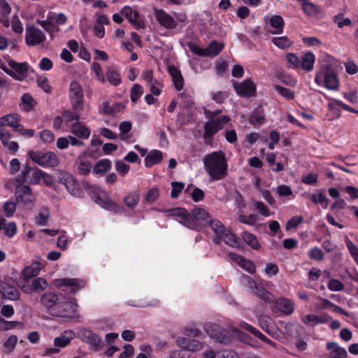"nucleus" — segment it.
<instances>
[{
	"label": "nucleus",
	"instance_id": "a19ab883",
	"mask_svg": "<svg viewBox=\"0 0 358 358\" xmlns=\"http://www.w3.org/2000/svg\"><path fill=\"white\" fill-rule=\"evenodd\" d=\"M50 212L48 207L40 208L38 215L35 218V222L39 226H45L50 217Z\"/></svg>",
	"mask_w": 358,
	"mask_h": 358
},
{
	"label": "nucleus",
	"instance_id": "ea45409f",
	"mask_svg": "<svg viewBox=\"0 0 358 358\" xmlns=\"http://www.w3.org/2000/svg\"><path fill=\"white\" fill-rule=\"evenodd\" d=\"M269 24L274 29L271 31L273 34H279L282 33L284 27V20L280 15H273L269 20Z\"/></svg>",
	"mask_w": 358,
	"mask_h": 358
},
{
	"label": "nucleus",
	"instance_id": "09e8293b",
	"mask_svg": "<svg viewBox=\"0 0 358 358\" xmlns=\"http://www.w3.org/2000/svg\"><path fill=\"white\" fill-rule=\"evenodd\" d=\"M272 43L280 49L289 48L293 43L287 36L273 37Z\"/></svg>",
	"mask_w": 358,
	"mask_h": 358
},
{
	"label": "nucleus",
	"instance_id": "c85d7f7f",
	"mask_svg": "<svg viewBox=\"0 0 358 358\" xmlns=\"http://www.w3.org/2000/svg\"><path fill=\"white\" fill-rule=\"evenodd\" d=\"M213 241L217 244H219L221 241H224L227 245L234 248L239 246L237 237L228 229L220 238H214Z\"/></svg>",
	"mask_w": 358,
	"mask_h": 358
},
{
	"label": "nucleus",
	"instance_id": "39448f33",
	"mask_svg": "<svg viewBox=\"0 0 358 358\" xmlns=\"http://www.w3.org/2000/svg\"><path fill=\"white\" fill-rule=\"evenodd\" d=\"M29 157L34 162L43 168H55L60 163L59 157L52 151L31 150L29 152Z\"/></svg>",
	"mask_w": 358,
	"mask_h": 358
},
{
	"label": "nucleus",
	"instance_id": "69168bd1",
	"mask_svg": "<svg viewBox=\"0 0 358 358\" xmlns=\"http://www.w3.org/2000/svg\"><path fill=\"white\" fill-rule=\"evenodd\" d=\"M303 218L302 216H294L289 220L286 223V229L287 231L298 227V226L302 223Z\"/></svg>",
	"mask_w": 358,
	"mask_h": 358
},
{
	"label": "nucleus",
	"instance_id": "e2e57ef3",
	"mask_svg": "<svg viewBox=\"0 0 358 358\" xmlns=\"http://www.w3.org/2000/svg\"><path fill=\"white\" fill-rule=\"evenodd\" d=\"M39 137L41 141L44 143H51L55 140V136L53 133L48 129H44L39 133Z\"/></svg>",
	"mask_w": 358,
	"mask_h": 358
},
{
	"label": "nucleus",
	"instance_id": "0eeeda50",
	"mask_svg": "<svg viewBox=\"0 0 358 358\" xmlns=\"http://www.w3.org/2000/svg\"><path fill=\"white\" fill-rule=\"evenodd\" d=\"M83 187L89 192V193H93L97 196L96 200V203L103 208L113 212L120 211V207L112 200L107 198L105 196V193L103 192L96 186L92 185L86 181L83 182Z\"/></svg>",
	"mask_w": 358,
	"mask_h": 358
},
{
	"label": "nucleus",
	"instance_id": "72a5a7b5",
	"mask_svg": "<svg viewBox=\"0 0 358 358\" xmlns=\"http://www.w3.org/2000/svg\"><path fill=\"white\" fill-rule=\"evenodd\" d=\"M0 287L5 298L9 300L19 299L20 294L15 287L11 286L6 282L1 283Z\"/></svg>",
	"mask_w": 358,
	"mask_h": 358
},
{
	"label": "nucleus",
	"instance_id": "393cba45",
	"mask_svg": "<svg viewBox=\"0 0 358 358\" xmlns=\"http://www.w3.org/2000/svg\"><path fill=\"white\" fill-rule=\"evenodd\" d=\"M268 285V282L262 279H258L255 282V286L252 287L250 290L252 292L257 295L258 297L264 301H271V294L267 292L265 287Z\"/></svg>",
	"mask_w": 358,
	"mask_h": 358
},
{
	"label": "nucleus",
	"instance_id": "603ef678",
	"mask_svg": "<svg viewBox=\"0 0 358 358\" xmlns=\"http://www.w3.org/2000/svg\"><path fill=\"white\" fill-rule=\"evenodd\" d=\"M92 71L96 75V78L101 83H105L106 81L101 65L97 62H93L91 65Z\"/></svg>",
	"mask_w": 358,
	"mask_h": 358
},
{
	"label": "nucleus",
	"instance_id": "2f4dec72",
	"mask_svg": "<svg viewBox=\"0 0 358 358\" xmlns=\"http://www.w3.org/2000/svg\"><path fill=\"white\" fill-rule=\"evenodd\" d=\"M239 327L248 332L253 334L257 338H259L262 341H264L265 343L269 344L270 345L273 347H275V343L268 338L266 336H264L263 334H262L258 329H257L255 327H252V325L246 323L245 322H241L239 323Z\"/></svg>",
	"mask_w": 358,
	"mask_h": 358
},
{
	"label": "nucleus",
	"instance_id": "5701e85b",
	"mask_svg": "<svg viewBox=\"0 0 358 358\" xmlns=\"http://www.w3.org/2000/svg\"><path fill=\"white\" fill-rule=\"evenodd\" d=\"M15 196L17 201L24 204L31 203L34 201L31 189L28 185H17L15 188Z\"/></svg>",
	"mask_w": 358,
	"mask_h": 358
},
{
	"label": "nucleus",
	"instance_id": "bb28decb",
	"mask_svg": "<svg viewBox=\"0 0 358 358\" xmlns=\"http://www.w3.org/2000/svg\"><path fill=\"white\" fill-rule=\"evenodd\" d=\"M229 257L248 273H253L255 272V265L251 261L244 259L243 257L234 252L229 253Z\"/></svg>",
	"mask_w": 358,
	"mask_h": 358
},
{
	"label": "nucleus",
	"instance_id": "052dcab7",
	"mask_svg": "<svg viewBox=\"0 0 358 358\" xmlns=\"http://www.w3.org/2000/svg\"><path fill=\"white\" fill-rule=\"evenodd\" d=\"M143 88L141 85L135 84L131 90V99L136 102L143 94Z\"/></svg>",
	"mask_w": 358,
	"mask_h": 358
},
{
	"label": "nucleus",
	"instance_id": "8fccbe9b",
	"mask_svg": "<svg viewBox=\"0 0 358 358\" xmlns=\"http://www.w3.org/2000/svg\"><path fill=\"white\" fill-rule=\"evenodd\" d=\"M21 103L26 111H30L34 108L36 102L30 94H24L21 97Z\"/></svg>",
	"mask_w": 358,
	"mask_h": 358
},
{
	"label": "nucleus",
	"instance_id": "13d9d810",
	"mask_svg": "<svg viewBox=\"0 0 358 358\" xmlns=\"http://www.w3.org/2000/svg\"><path fill=\"white\" fill-rule=\"evenodd\" d=\"M275 90L284 98L287 100H292L294 99V92L289 89H287L280 85L275 86Z\"/></svg>",
	"mask_w": 358,
	"mask_h": 358
},
{
	"label": "nucleus",
	"instance_id": "dca6fc26",
	"mask_svg": "<svg viewBox=\"0 0 358 358\" xmlns=\"http://www.w3.org/2000/svg\"><path fill=\"white\" fill-rule=\"evenodd\" d=\"M78 337L83 342L89 344L94 350H99L101 348V338L88 329H80L78 331Z\"/></svg>",
	"mask_w": 358,
	"mask_h": 358
},
{
	"label": "nucleus",
	"instance_id": "473e14b6",
	"mask_svg": "<svg viewBox=\"0 0 358 358\" xmlns=\"http://www.w3.org/2000/svg\"><path fill=\"white\" fill-rule=\"evenodd\" d=\"M168 71L172 77L175 88L178 91L181 90L184 85V78L180 71L174 66H170L168 67Z\"/></svg>",
	"mask_w": 358,
	"mask_h": 358
},
{
	"label": "nucleus",
	"instance_id": "bf43d9fd",
	"mask_svg": "<svg viewBox=\"0 0 358 358\" xmlns=\"http://www.w3.org/2000/svg\"><path fill=\"white\" fill-rule=\"evenodd\" d=\"M19 322L15 321H7L3 317H0V330L1 331H8L15 329L18 324Z\"/></svg>",
	"mask_w": 358,
	"mask_h": 358
},
{
	"label": "nucleus",
	"instance_id": "ddd939ff",
	"mask_svg": "<svg viewBox=\"0 0 358 358\" xmlns=\"http://www.w3.org/2000/svg\"><path fill=\"white\" fill-rule=\"evenodd\" d=\"M62 298V295L59 296L53 292H47L41 296V303L50 315L55 316Z\"/></svg>",
	"mask_w": 358,
	"mask_h": 358
},
{
	"label": "nucleus",
	"instance_id": "864d4df0",
	"mask_svg": "<svg viewBox=\"0 0 358 358\" xmlns=\"http://www.w3.org/2000/svg\"><path fill=\"white\" fill-rule=\"evenodd\" d=\"M139 199V195L136 192H131L124 198V203L128 208H133L138 204Z\"/></svg>",
	"mask_w": 358,
	"mask_h": 358
},
{
	"label": "nucleus",
	"instance_id": "412c9836",
	"mask_svg": "<svg viewBox=\"0 0 358 358\" xmlns=\"http://www.w3.org/2000/svg\"><path fill=\"white\" fill-rule=\"evenodd\" d=\"M233 86L236 92L241 96L250 97L255 95L256 86L250 80H245L242 83L233 80Z\"/></svg>",
	"mask_w": 358,
	"mask_h": 358
},
{
	"label": "nucleus",
	"instance_id": "37998d69",
	"mask_svg": "<svg viewBox=\"0 0 358 358\" xmlns=\"http://www.w3.org/2000/svg\"><path fill=\"white\" fill-rule=\"evenodd\" d=\"M111 169V162L103 159L99 160L94 166L93 172L95 174H103Z\"/></svg>",
	"mask_w": 358,
	"mask_h": 358
},
{
	"label": "nucleus",
	"instance_id": "c9c22d12",
	"mask_svg": "<svg viewBox=\"0 0 358 358\" xmlns=\"http://www.w3.org/2000/svg\"><path fill=\"white\" fill-rule=\"evenodd\" d=\"M315 62V57L311 52H306L302 55L299 61V69L306 71H310L313 69Z\"/></svg>",
	"mask_w": 358,
	"mask_h": 358
},
{
	"label": "nucleus",
	"instance_id": "58836bf2",
	"mask_svg": "<svg viewBox=\"0 0 358 358\" xmlns=\"http://www.w3.org/2000/svg\"><path fill=\"white\" fill-rule=\"evenodd\" d=\"M41 269V264L35 262L23 269L22 275L25 278H32L39 274Z\"/></svg>",
	"mask_w": 358,
	"mask_h": 358
},
{
	"label": "nucleus",
	"instance_id": "9d476101",
	"mask_svg": "<svg viewBox=\"0 0 358 358\" xmlns=\"http://www.w3.org/2000/svg\"><path fill=\"white\" fill-rule=\"evenodd\" d=\"M189 48L192 52L197 55L214 57L222 50L224 45L223 43H217L214 41H212L206 48H201L194 43H190L189 45Z\"/></svg>",
	"mask_w": 358,
	"mask_h": 358
},
{
	"label": "nucleus",
	"instance_id": "f704fd0d",
	"mask_svg": "<svg viewBox=\"0 0 358 358\" xmlns=\"http://www.w3.org/2000/svg\"><path fill=\"white\" fill-rule=\"evenodd\" d=\"M87 155L88 152L85 151L77 159L78 171L83 175L88 174L92 169L91 163L86 160Z\"/></svg>",
	"mask_w": 358,
	"mask_h": 358
},
{
	"label": "nucleus",
	"instance_id": "5fc2aeb1",
	"mask_svg": "<svg viewBox=\"0 0 358 358\" xmlns=\"http://www.w3.org/2000/svg\"><path fill=\"white\" fill-rule=\"evenodd\" d=\"M346 247L356 264H358V248L348 238H345Z\"/></svg>",
	"mask_w": 358,
	"mask_h": 358
},
{
	"label": "nucleus",
	"instance_id": "49530a36",
	"mask_svg": "<svg viewBox=\"0 0 358 358\" xmlns=\"http://www.w3.org/2000/svg\"><path fill=\"white\" fill-rule=\"evenodd\" d=\"M275 192L279 197L281 198L286 197L288 199H290L294 197L292 188L286 185H280L277 186L275 189Z\"/></svg>",
	"mask_w": 358,
	"mask_h": 358
},
{
	"label": "nucleus",
	"instance_id": "680f3d73",
	"mask_svg": "<svg viewBox=\"0 0 358 358\" xmlns=\"http://www.w3.org/2000/svg\"><path fill=\"white\" fill-rule=\"evenodd\" d=\"M308 257L311 259L321 261L324 258V252L320 248L315 247L309 250Z\"/></svg>",
	"mask_w": 358,
	"mask_h": 358
},
{
	"label": "nucleus",
	"instance_id": "aec40b11",
	"mask_svg": "<svg viewBox=\"0 0 358 358\" xmlns=\"http://www.w3.org/2000/svg\"><path fill=\"white\" fill-rule=\"evenodd\" d=\"M154 15L157 22L167 29H175L178 25L174 17L162 9H155Z\"/></svg>",
	"mask_w": 358,
	"mask_h": 358
},
{
	"label": "nucleus",
	"instance_id": "6e6d98bb",
	"mask_svg": "<svg viewBox=\"0 0 358 358\" xmlns=\"http://www.w3.org/2000/svg\"><path fill=\"white\" fill-rule=\"evenodd\" d=\"M182 334L187 337H192L193 338H199L202 336L201 331L193 326L185 327L182 330Z\"/></svg>",
	"mask_w": 358,
	"mask_h": 358
},
{
	"label": "nucleus",
	"instance_id": "7ed1b4c3",
	"mask_svg": "<svg viewBox=\"0 0 358 358\" xmlns=\"http://www.w3.org/2000/svg\"><path fill=\"white\" fill-rule=\"evenodd\" d=\"M221 113V110L211 111L206 108L204 109L206 117L209 119L205 123L203 138L206 144H210L213 141V136L219 131L222 129L224 124L228 123L231 118L227 115L216 118V116Z\"/></svg>",
	"mask_w": 358,
	"mask_h": 358
},
{
	"label": "nucleus",
	"instance_id": "20e7f679",
	"mask_svg": "<svg viewBox=\"0 0 358 358\" xmlns=\"http://www.w3.org/2000/svg\"><path fill=\"white\" fill-rule=\"evenodd\" d=\"M315 83L320 86H324L330 90H337L339 87V80L335 71L328 65H324L316 73Z\"/></svg>",
	"mask_w": 358,
	"mask_h": 358
},
{
	"label": "nucleus",
	"instance_id": "7c9ffc66",
	"mask_svg": "<svg viewBox=\"0 0 358 358\" xmlns=\"http://www.w3.org/2000/svg\"><path fill=\"white\" fill-rule=\"evenodd\" d=\"M48 286V281L43 278H37L31 280L30 287H23L22 291L25 293L31 292H41Z\"/></svg>",
	"mask_w": 358,
	"mask_h": 358
},
{
	"label": "nucleus",
	"instance_id": "774afa93",
	"mask_svg": "<svg viewBox=\"0 0 358 358\" xmlns=\"http://www.w3.org/2000/svg\"><path fill=\"white\" fill-rule=\"evenodd\" d=\"M285 60L289 64V67H294L296 69H299V61L300 58H299L296 55L293 53H288L285 56Z\"/></svg>",
	"mask_w": 358,
	"mask_h": 358
},
{
	"label": "nucleus",
	"instance_id": "6ab92c4d",
	"mask_svg": "<svg viewBox=\"0 0 358 358\" xmlns=\"http://www.w3.org/2000/svg\"><path fill=\"white\" fill-rule=\"evenodd\" d=\"M53 285L57 287H66L69 288L71 294H75L77 291L84 287L85 282L78 278H58L55 279Z\"/></svg>",
	"mask_w": 358,
	"mask_h": 358
},
{
	"label": "nucleus",
	"instance_id": "3c124183",
	"mask_svg": "<svg viewBox=\"0 0 358 358\" xmlns=\"http://www.w3.org/2000/svg\"><path fill=\"white\" fill-rule=\"evenodd\" d=\"M310 198L312 201L315 204H324V208H327L328 199L322 191L319 190L317 193L312 194Z\"/></svg>",
	"mask_w": 358,
	"mask_h": 358
},
{
	"label": "nucleus",
	"instance_id": "4c0bfd02",
	"mask_svg": "<svg viewBox=\"0 0 358 358\" xmlns=\"http://www.w3.org/2000/svg\"><path fill=\"white\" fill-rule=\"evenodd\" d=\"M106 78L113 86H118L122 83L120 73L113 66L107 67Z\"/></svg>",
	"mask_w": 358,
	"mask_h": 358
},
{
	"label": "nucleus",
	"instance_id": "a211bd4d",
	"mask_svg": "<svg viewBox=\"0 0 358 358\" xmlns=\"http://www.w3.org/2000/svg\"><path fill=\"white\" fill-rule=\"evenodd\" d=\"M176 343L179 348L192 352L200 351L204 347V343L198 339L182 336L178 337Z\"/></svg>",
	"mask_w": 358,
	"mask_h": 358
},
{
	"label": "nucleus",
	"instance_id": "0e129e2a",
	"mask_svg": "<svg viewBox=\"0 0 358 358\" xmlns=\"http://www.w3.org/2000/svg\"><path fill=\"white\" fill-rule=\"evenodd\" d=\"M43 175V171L42 170L38 169H34L29 179V182L34 185L39 184L41 182Z\"/></svg>",
	"mask_w": 358,
	"mask_h": 358
},
{
	"label": "nucleus",
	"instance_id": "4d7b16f0",
	"mask_svg": "<svg viewBox=\"0 0 358 358\" xmlns=\"http://www.w3.org/2000/svg\"><path fill=\"white\" fill-rule=\"evenodd\" d=\"M327 287L332 292H340L344 289L345 285L339 280L330 279L328 282Z\"/></svg>",
	"mask_w": 358,
	"mask_h": 358
},
{
	"label": "nucleus",
	"instance_id": "4468645a",
	"mask_svg": "<svg viewBox=\"0 0 358 358\" xmlns=\"http://www.w3.org/2000/svg\"><path fill=\"white\" fill-rule=\"evenodd\" d=\"M76 334L72 330L64 331L59 336L54 339V348L47 349L46 354L58 353L60 350L59 348L66 347L71 341L75 338Z\"/></svg>",
	"mask_w": 358,
	"mask_h": 358
},
{
	"label": "nucleus",
	"instance_id": "2eb2a0df",
	"mask_svg": "<svg viewBox=\"0 0 358 358\" xmlns=\"http://www.w3.org/2000/svg\"><path fill=\"white\" fill-rule=\"evenodd\" d=\"M46 40L45 34L34 26H29L25 30V42L28 45H42Z\"/></svg>",
	"mask_w": 358,
	"mask_h": 358
},
{
	"label": "nucleus",
	"instance_id": "4be33fe9",
	"mask_svg": "<svg viewBox=\"0 0 358 358\" xmlns=\"http://www.w3.org/2000/svg\"><path fill=\"white\" fill-rule=\"evenodd\" d=\"M120 13L136 27V29H139L144 27V23L140 19L138 13L136 10H133L130 6H124Z\"/></svg>",
	"mask_w": 358,
	"mask_h": 358
},
{
	"label": "nucleus",
	"instance_id": "f3484780",
	"mask_svg": "<svg viewBox=\"0 0 358 358\" xmlns=\"http://www.w3.org/2000/svg\"><path fill=\"white\" fill-rule=\"evenodd\" d=\"M301 321L307 327H314L318 324H327L331 320V317L327 313L319 315L306 314L301 315Z\"/></svg>",
	"mask_w": 358,
	"mask_h": 358
},
{
	"label": "nucleus",
	"instance_id": "1a4fd4ad",
	"mask_svg": "<svg viewBox=\"0 0 358 358\" xmlns=\"http://www.w3.org/2000/svg\"><path fill=\"white\" fill-rule=\"evenodd\" d=\"M78 308L79 306L74 299H69L65 301L61 299L55 316L79 318Z\"/></svg>",
	"mask_w": 358,
	"mask_h": 358
},
{
	"label": "nucleus",
	"instance_id": "f257e3e1",
	"mask_svg": "<svg viewBox=\"0 0 358 358\" xmlns=\"http://www.w3.org/2000/svg\"><path fill=\"white\" fill-rule=\"evenodd\" d=\"M164 212L166 216L173 217L176 220L186 227L199 231L203 225L208 222L209 213L201 208H194L190 214L182 208H175L168 210H159Z\"/></svg>",
	"mask_w": 358,
	"mask_h": 358
},
{
	"label": "nucleus",
	"instance_id": "a18cd8bd",
	"mask_svg": "<svg viewBox=\"0 0 358 358\" xmlns=\"http://www.w3.org/2000/svg\"><path fill=\"white\" fill-rule=\"evenodd\" d=\"M328 99L329 102L327 105L328 110L334 115V118H339L341 117V110L338 108V107L340 106V104L338 103L343 102L341 100L332 98H329Z\"/></svg>",
	"mask_w": 358,
	"mask_h": 358
},
{
	"label": "nucleus",
	"instance_id": "e433bc0d",
	"mask_svg": "<svg viewBox=\"0 0 358 358\" xmlns=\"http://www.w3.org/2000/svg\"><path fill=\"white\" fill-rule=\"evenodd\" d=\"M163 159V153L158 150H151L145 159V166L152 167L153 165L159 164Z\"/></svg>",
	"mask_w": 358,
	"mask_h": 358
},
{
	"label": "nucleus",
	"instance_id": "c03bdc74",
	"mask_svg": "<svg viewBox=\"0 0 358 358\" xmlns=\"http://www.w3.org/2000/svg\"><path fill=\"white\" fill-rule=\"evenodd\" d=\"M209 225L215 234L214 238H220L227 229L219 220H211Z\"/></svg>",
	"mask_w": 358,
	"mask_h": 358
},
{
	"label": "nucleus",
	"instance_id": "f8f14e48",
	"mask_svg": "<svg viewBox=\"0 0 358 358\" xmlns=\"http://www.w3.org/2000/svg\"><path fill=\"white\" fill-rule=\"evenodd\" d=\"M69 97L74 110H82L83 105V91L81 85L71 82L69 86Z\"/></svg>",
	"mask_w": 358,
	"mask_h": 358
},
{
	"label": "nucleus",
	"instance_id": "f03ea898",
	"mask_svg": "<svg viewBox=\"0 0 358 358\" xmlns=\"http://www.w3.org/2000/svg\"><path fill=\"white\" fill-rule=\"evenodd\" d=\"M203 166L210 181L222 180L227 175V161L225 154L221 150L206 155L203 159Z\"/></svg>",
	"mask_w": 358,
	"mask_h": 358
},
{
	"label": "nucleus",
	"instance_id": "79ce46f5",
	"mask_svg": "<svg viewBox=\"0 0 358 358\" xmlns=\"http://www.w3.org/2000/svg\"><path fill=\"white\" fill-rule=\"evenodd\" d=\"M5 120V125L13 128L15 131L20 127V115L17 113H10L3 115Z\"/></svg>",
	"mask_w": 358,
	"mask_h": 358
},
{
	"label": "nucleus",
	"instance_id": "423d86ee",
	"mask_svg": "<svg viewBox=\"0 0 358 358\" xmlns=\"http://www.w3.org/2000/svg\"><path fill=\"white\" fill-rule=\"evenodd\" d=\"M1 69L14 79L22 81L27 77L29 66L27 62L17 63L9 59L7 65H1Z\"/></svg>",
	"mask_w": 358,
	"mask_h": 358
},
{
	"label": "nucleus",
	"instance_id": "de8ad7c7",
	"mask_svg": "<svg viewBox=\"0 0 358 358\" xmlns=\"http://www.w3.org/2000/svg\"><path fill=\"white\" fill-rule=\"evenodd\" d=\"M243 241L250 247L255 250H258L260 248V244L257 237L251 233L244 231L242 234Z\"/></svg>",
	"mask_w": 358,
	"mask_h": 358
},
{
	"label": "nucleus",
	"instance_id": "338daca9",
	"mask_svg": "<svg viewBox=\"0 0 358 358\" xmlns=\"http://www.w3.org/2000/svg\"><path fill=\"white\" fill-rule=\"evenodd\" d=\"M78 111L79 110H65L62 113V117L67 122H71L73 120H76V122H78L80 120V115L78 113Z\"/></svg>",
	"mask_w": 358,
	"mask_h": 358
},
{
	"label": "nucleus",
	"instance_id": "cd10ccee",
	"mask_svg": "<svg viewBox=\"0 0 358 358\" xmlns=\"http://www.w3.org/2000/svg\"><path fill=\"white\" fill-rule=\"evenodd\" d=\"M70 131L76 137L83 139H88L91 134L90 129L80 121L71 124Z\"/></svg>",
	"mask_w": 358,
	"mask_h": 358
},
{
	"label": "nucleus",
	"instance_id": "c756f323",
	"mask_svg": "<svg viewBox=\"0 0 358 358\" xmlns=\"http://www.w3.org/2000/svg\"><path fill=\"white\" fill-rule=\"evenodd\" d=\"M327 349L330 351L329 358H347L348 357L346 350L336 342L327 343Z\"/></svg>",
	"mask_w": 358,
	"mask_h": 358
},
{
	"label": "nucleus",
	"instance_id": "6e6552de",
	"mask_svg": "<svg viewBox=\"0 0 358 358\" xmlns=\"http://www.w3.org/2000/svg\"><path fill=\"white\" fill-rule=\"evenodd\" d=\"M203 330L211 338L221 343H229L231 340L230 331L224 329L220 325L213 322H206L203 324Z\"/></svg>",
	"mask_w": 358,
	"mask_h": 358
},
{
	"label": "nucleus",
	"instance_id": "a878e982",
	"mask_svg": "<svg viewBox=\"0 0 358 358\" xmlns=\"http://www.w3.org/2000/svg\"><path fill=\"white\" fill-rule=\"evenodd\" d=\"M275 307L281 313L285 315H291L295 308L294 303L292 300L287 298H280L276 300Z\"/></svg>",
	"mask_w": 358,
	"mask_h": 358
},
{
	"label": "nucleus",
	"instance_id": "9b49d317",
	"mask_svg": "<svg viewBox=\"0 0 358 358\" xmlns=\"http://www.w3.org/2000/svg\"><path fill=\"white\" fill-rule=\"evenodd\" d=\"M59 180L62 184L65 185L68 192L73 196L78 198H80L83 196L84 192L80 187L78 181L69 173H61L59 175Z\"/></svg>",
	"mask_w": 358,
	"mask_h": 358
},
{
	"label": "nucleus",
	"instance_id": "b1692460",
	"mask_svg": "<svg viewBox=\"0 0 358 358\" xmlns=\"http://www.w3.org/2000/svg\"><path fill=\"white\" fill-rule=\"evenodd\" d=\"M303 13L313 18H322L324 17V12L322 8L310 1H304L301 3Z\"/></svg>",
	"mask_w": 358,
	"mask_h": 358
}]
</instances>
